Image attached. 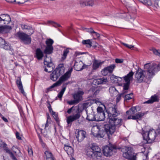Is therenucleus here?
Returning a JSON list of instances; mask_svg holds the SVG:
<instances>
[{
  "label": "nucleus",
  "instance_id": "f257e3e1",
  "mask_svg": "<svg viewBox=\"0 0 160 160\" xmlns=\"http://www.w3.org/2000/svg\"><path fill=\"white\" fill-rule=\"evenodd\" d=\"M133 68L131 70V81L135 72V76L138 82L145 81L146 79H150L154 76L156 73L160 70L159 64L155 63H147L144 65V70H140L136 62L133 63Z\"/></svg>",
  "mask_w": 160,
  "mask_h": 160
},
{
  "label": "nucleus",
  "instance_id": "f03ea898",
  "mask_svg": "<svg viewBox=\"0 0 160 160\" xmlns=\"http://www.w3.org/2000/svg\"><path fill=\"white\" fill-rule=\"evenodd\" d=\"M117 149L121 150V152H123V157L128 160H130V147H120L109 143L108 145L103 147L102 152L105 156L110 157L115 153Z\"/></svg>",
  "mask_w": 160,
  "mask_h": 160
},
{
  "label": "nucleus",
  "instance_id": "7ed1b4c3",
  "mask_svg": "<svg viewBox=\"0 0 160 160\" xmlns=\"http://www.w3.org/2000/svg\"><path fill=\"white\" fill-rule=\"evenodd\" d=\"M106 112L108 114L109 122L113 123V125H115L116 127V126L119 127L122 125V120L116 118L120 114L117 105L114 104L112 107H109L108 110H106Z\"/></svg>",
  "mask_w": 160,
  "mask_h": 160
},
{
  "label": "nucleus",
  "instance_id": "20e7f679",
  "mask_svg": "<svg viewBox=\"0 0 160 160\" xmlns=\"http://www.w3.org/2000/svg\"><path fill=\"white\" fill-rule=\"evenodd\" d=\"M34 31L32 28L28 30L27 34L23 32H18L16 34V36L21 41L25 44L28 45L31 43V38L30 36L34 33Z\"/></svg>",
  "mask_w": 160,
  "mask_h": 160
},
{
  "label": "nucleus",
  "instance_id": "39448f33",
  "mask_svg": "<svg viewBox=\"0 0 160 160\" xmlns=\"http://www.w3.org/2000/svg\"><path fill=\"white\" fill-rule=\"evenodd\" d=\"M65 68L63 64H60L50 75V79L56 81L59 77L64 72Z\"/></svg>",
  "mask_w": 160,
  "mask_h": 160
},
{
  "label": "nucleus",
  "instance_id": "423d86ee",
  "mask_svg": "<svg viewBox=\"0 0 160 160\" xmlns=\"http://www.w3.org/2000/svg\"><path fill=\"white\" fill-rule=\"evenodd\" d=\"M84 94L82 91L79 90L72 94L73 100L67 101L69 105H75L79 103L83 100L82 95Z\"/></svg>",
  "mask_w": 160,
  "mask_h": 160
},
{
  "label": "nucleus",
  "instance_id": "0eeeda50",
  "mask_svg": "<svg viewBox=\"0 0 160 160\" xmlns=\"http://www.w3.org/2000/svg\"><path fill=\"white\" fill-rule=\"evenodd\" d=\"M142 135L143 139L148 143H151L153 141L156 137V133L154 129L150 130L149 132H144L142 131Z\"/></svg>",
  "mask_w": 160,
  "mask_h": 160
},
{
  "label": "nucleus",
  "instance_id": "6e6552de",
  "mask_svg": "<svg viewBox=\"0 0 160 160\" xmlns=\"http://www.w3.org/2000/svg\"><path fill=\"white\" fill-rule=\"evenodd\" d=\"M111 123L109 122L108 123L104 124L103 127L106 131V133H107V136L109 139L110 138V135L113 134L116 130V127L115 125H113Z\"/></svg>",
  "mask_w": 160,
  "mask_h": 160
},
{
  "label": "nucleus",
  "instance_id": "1a4fd4ad",
  "mask_svg": "<svg viewBox=\"0 0 160 160\" xmlns=\"http://www.w3.org/2000/svg\"><path fill=\"white\" fill-rule=\"evenodd\" d=\"M73 70L72 67L70 68L64 74L62 75L60 77L59 80L57 82L60 86L61 84L64 82L66 81L70 78L71 76V73Z\"/></svg>",
  "mask_w": 160,
  "mask_h": 160
},
{
  "label": "nucleus",
  "instance_id": "9d476101",
  "mask_svg": "<svg viewBox=\"0 0 160 160\" xmlns=\"http://www.w3.org/2000/svg\"><path fill=\"white\" fill-rule=\"evenodd\" d=\"M116 68V65L114 64H111L104 68L101 71V74L104 76L108 75L109 74L112 73Z\"/></svg>",
  "mask_w": 160,
  "mask_h": 160
},
{
  "label": "nucleus",
  "instance_id": "9b49d317",
  "mask_svg": "<svg viewBox=\"0 0 160 160\" xmlns=\"http://www.w3.org/2000/svg\"><path fill=\"white\" fill-rule=\"evenodd\" d=\"M75 136L77 141L81 142L87 137L86 132L82 130H77L75 132Z\"/></svg>",
  "mask_w": 160,
  "mask_h": 160
},
{
  "label": "nucleus",
  "instance_id": "f8f14e48",
  "mask_svg": "<svg viewBox=\"0 0 160 160\" xmlns=\"http://www.w3.org/2000/svg\"><path fill=\"white\" fill-rule=\"evenodd\" d=\"M11 21L10 16L7 14L0 15V25L8 24Z\"/></svg>",
  "mask_w": 160,
  "mask_h": 160
},
{
  "label": "nucleus",
  "instance_id": "ddd939ff",
  "mask_svg": "<svg viewBox=\"0 0 160 160\" xmlns=\"http://www.w3.org/2000/svg\"><path fill=\"white\" fill-rule=\"evenodd\" d=\"M90 148L94 152L95 157L98 159V158H100L101 157L102 154L101 152V150L96 144L94 143L92 144Z\"/></svg>",
  "mask_w": 160,
  "mask_h": 160
},
{
  "label": "nucleus",
  "instance_id": "4468645a",
  "mask_svg": "<svg viewBox=\"0 0 160 160\" xmlns=\"http://www.w3.org/2000/svg\"><path fill=\"white\" fill-rule=\"evenodd\" d=\"M80 116V113L78 112L75 115H71L68 117L67 119V122L68 126L70 127L72 124V122L78 119Z\"/></svg>",
  "mask_w": 160,
  "mask_h": 160
},
{
  "label": "nucleus",
  "instance_id": "2eb2a0df",
  "mask_svg": "<svg viewBox=\"0 0 160 160\" xmlns=\"http://www.w3.org/2000/svg\"><path fill=\"white\" fill-rule=\"evenodd\" d=\"M0 47L5 50H10L11 51L12 49H13L11 48V44L1 37H0Z\"/></svg>",
  "mask_w": 160,
  "mask_h": 160
},
{
  "label": "nucleus",
  "instance_id": "dca6fc26",
  "mask_svg": "<svg viewBox=\"0 0 160 160\" xmlns=\"http://www.w3.org/2000/svg\"><path fill=\"white\" fill-rule=\"evenodd\" d=\"M104 61L99 62L98 60L94 59L93 61L92 66V72H94L97 70L104 63Z\"/></svg>",
  "mask_w": 160,
  "mask_h": 160
},
{
  "label": "nucleus",
  "instance_id": "f3484780",
  "mask_svg": "<svg viewBox=\"0 0 160 160\" xmlns=\"http://www.w3.org/2000/svg\"><path fill=\"white\" fill-rule=\"evenodd\" d=\"M2 143V147L3 150L5 151L6 153H8L10 157L12 160H18L12 152L7 147V144L5 142H3Z\"/></svg>",
  "mask_w": 160,
  "mask_h": 160
},
{
  "label": "nucleus",
  "instance_id": "a211bd4d",
  "mask_svg": "<svg viewBox=\"0 0 160 160\" xmlns=\"http://www.w3.org/2000/svg\"><path fill=\"white\" fill-rule=\"evenodd\" d=\"M43 53L40 48H37L35 50L34 57L38 60H41L44 56Z\"/></svg>",
  "mask_w": 160,
  "mask_h": 160
},
{
  "label": "nucleus",
  "instance_id": "6ab92c4d",
  "mask_svg": "<svg viewBox=\"0 0 160 160\" xmlns=\"http://www.w3.org/2000/svg\"><path fill=\"white\" fill-rule=\"evenodd\" d=\"M16 83L17 87L20 91L21 92L24 96L26 95L25 93L24 92L23 89L22 82L21 81V77H18L17 79L16 80Z\"/></svg>",
  "mask_w": 160,
  "mask_h": 160
},
{
  "label": "nucleus",
  "instance_id": "aec40b11",
  "mask_svg": "<svg viewBox=\"0 0 160 160\" xmlns=\"http://www.w3.org/2000/svg\"><path fill=\"white\" fill-rule=\"evenodd\" d=\"M69 83V82H68L65 83L62 85V89L60 92L58 94L57 97L56 98L55 100H57V98H58L60 101L62 100L63 95L66 89V86Z\"/></svg>",
  "mask_w": 160,
  "mask_h": 160
},
{
  "label": "nucleus",
  "instance_id": "412c9836",
  "mask_svg": "<svg viewBox=\"0 0 160 160\" xmlns=\"http://www.w3.org/2000/svg\"><path fill=\"white\" fill-rule=\"evenodd\" d=\"M7 25H0V33H6L8 30L12 29L11 27Z\"/></svg>",
  "mask_w": 160,
  "mask_h": 160
},
{
  "label": "nucleus",
  "instance_id": "4be33fe9",
  "mask_svg": "<svg viewBox=\"0 0 160 160\" xmlns=\"http://www.w3.org/2000/svg\"><path fill=\"white\" fill-rule=\"evenodd\" d=\"M80 3L82 7H84L86 6H92L94 4V1L93 0H88L87 1H80Z\"/></svg>",
  "mask_w": 160,
  "mask_h": 160
},
{
  "label": "nucleus",
  "instance_id": "5701e85b",
  "mask_svg": "<svg viewBox=\"0 0 160 160\" xmlns=\"http://www.w3.org/2000/svg\"><path fill=\"white\" fill-rule=\"evenodd\" d=\"M44 154L46 156V160H55V158L50 151H46Z\"/></svg>",
  "mask_w": 160,
  "mask_h": 160
},
{
  "label": "nucleus",
  "instance_id": "b1692460",
  "mask_svg": "<svg viewBox=\"0 0 160 160\" xmlns=\"http://www.w3.org/2000/svg\"><path fill=\"white\" fill-rule=\"evenodd\" d=\"M82 62H78L75 61L74 64V69L76 71H80L83 69L82 64Z\"/></svg>",
  "mask_w": 160,
  "mask_h": 160
},
{
  "label": "nucleus",
  "instance_id": "393cba45",
  "mask_svg": "<svg viewBox=\"0 0 160 160\" xmlns=\"http://www.w3.org/2000/svg\"><path fill=\"white\" fill-rule=\"evenodd\" d=\"M158 100L159 99L158 96L155 95L152 96L150 99L144 102V103H152L154 102L158 101Z\"/></svg>",
  "mask_w": 160,
  "mask_h": 160
},
{
  "label": "nucleus",
  "instance_id": "a878e982",
  "mask_svg": "<svg viewBox=\"0 0 160 160\" xmlns=\"http://www.w3.org/2000/svg\"><path fill=\"white\" fill-rule=\"evenodd\" d=\"M54 48L53 47L45 46L44 53L46 54H51L53 52Z\"/></svg>",
  "mask_w": 160,
  "mask_h": 160
},
{
  "label": "nucleus",
  "instance_id": "bb28decb",
  "mask_svg": "<svg viewBox=\"0 0 160 160\" xmlns=\"http://www.w3.org/2000/svg\"><path fill=\"white\" fill-rule=\"evenodd\" d=\"M96 118L97 121L104 120L105 118V113H97Z\"/></svg>",
  "mask_w": 160,
  "mask_h": 160
},
{
  "label": "nucleus",
  "instance_id": "cd10ccee",
  "mask_svg": "<svg viewBox=\"0 0 160 160\" xmlns=\"http://www.w3.org/2000/svg\"><path fill=\"white\" fill-rule=\"evenodd\" d=\"M86 153L87 156L89 158H93L94 157V152L90 148L86 150Z\"/></svg>",
  "mask_w": 160,
  "mask_h": 160
},
{
  "label": "nucleus",
  "instance_id": "c85d7f7f",
  "mask_svg": "<svg viewBox=\"0 0 160 160\" xmlns=\"http://www.w3.org/2000/svg\"><path fill=\"white\" fill-rule=\"evenodd\" d=\"M86 119L89 121H97L96 115L94 114H90L88 115Z\"/></svg>",
  "mask_w": 160,
  "mask_h": 160
},
{
  "label": "nucleus",
  "instance_id": "c756f323",
  "mask_svg": "<svg viewBox=\"0 0 160 160\" xmlns=\"http://www.w3.org/2000/svg\"><path fill=\"white\" fill-rule=\"evenodd\" d=\"M99 128L97 127L96 128H92L91 130V133L95 137L98 138Z\"/></svg>",
  "mask_w": 160,
  "mask_h": 160
},
{
  "label": "nucleus",
  "instance_id": "7c9ffc66",
  "mask_svg": "<svg viewBox=\"0 0 160 160\" xmlns=\"http://www.w3.org/2000/svg\"><path fill=\"white\" fill-rule=\"evenodd\" d=\"M70 49L69 48H67L66 49L64 50L63 51V53L62 55L61 59L62 60H65L67 57L68 54L69 52V49Z\"/></svg>",
  "mask_w": 160,
  "mask_h": 160
},
{
  "label": "nucleus",
  "instance_id": "2f4dec72",
  "mask_svg": "<svg viewBox=\"0 0 160 160\" xmlns=\"http://www.w3.org/2000/svg\"><path fill=\"white\" fill-rule=\"evenodd\" d=\"M54 118L58 126H60V120L58 117V113H56L55 112H53L51 114Z\"/></svg>",
  "mask_w": 160,
  "mask_h": 160
},
{
  "label": "nucleus",
  "instance_id": "473e14b6",
  "mask_svg": "<svg viewBox=\"0 0 160 160\" xmlns=\"http://www.w3.org/2000/svg\"><path fill=\"white\" fill-rule=\"evenodd\" d=\"M105 135H107V133H106V131L104 129L101 130L99 128L98 138H103Z\"/></svg>",
  "mask_w": 160,
  "mask_h": 160
},
{
  "label": "nucleus",
  "instance_id": "72a5a7b5",
  "mask_svg": "<svg viewBox=\"0 0 160 160\" xmlns=\"http://www.w3.org/2000/svg\"><path fill=\"white\" fill-rule=\"evenodd\" d=\"M53 43L54 41L52 39H47L45 41V43L46 45V46L53 47L52 44Z\"/></svg>",
  "mask_w": 160,
  "mask_h": 160
},
{
  "label": "nucleus",
  "instance_id": "f704fd0d",
  "mask_svg": "<svg viewBox=\"0 0 160 160\" xmlns=\"http://www.w3.org/2000/svg\"><path fill=\"white\" fill-rule=\"evenodd\" d=\"M127 92L124 91V92L121 93L120 94H118L116 96V103H118L121 100V97L122 96H124V94L125 93H127Z\"/></svg>",
  "mask_w": 160,
  "mask_h": 160
},
{
  "label": "nucleus",
  "instance_id": "c9c22d12",
  "mask_svg": "<svg viewBox=\"0 0 160 160\" xmlns=\"http://www.w3.org/2000/svg\"><path fill=\"white\" fill-rule=\"evenodd\" d=\"M122 78V80L123 78L126 82L130 83V72L127 75H125Z\"/></svg>",
  "mask_w": 160,
  "mask_h": 160
},
{
  "label": "nucleus",
  "instance_id": "e433bc0d",
  "mask_svg": "<svg viewBox=\"0 0 160 160\" xmlns=\"http://www.w3.org/2000/svg\"><path fill=\"white\" fill-rule=\"evenodd\" d=\"M143 4L147 6H150L152 5L151 0H138Z\"/></svg>",
  "mask_w": 160,
  "mask_h": 160
},
{
  "label": "nucleus",
  "instance_id": "4c0bfd02",
  "mask_svg": "<svg viewBox=\"0 0 160 160\" xmlns=\"http://www.w3.org/2000/svg\"><path fill=\"white\" fill-rule=\"evenodd\" d=\"M103 82L101 78L95 79L93 80V83L95 85H98L102 84Z\"/></svg>",
  "mask_w": 160,
  "mask_h": 160
},
{
  "label": "nucleus",
  "instance_id": "58836bf2",
  "mask_svg": "<svg viewBox=\"0 0 160 160\" xmlns=\"http://www.w3.org/2000/svg\"><path fill=\"white\" fill-rule=\"evenodd\" d=\"M59 85H58V83L57 82H56L53 84L52 85L48 87V88H47V90L46 92H48L49 91H51L52 90V89L54 88L55 87H56L58 86H59Z\"/></svg>",
  "mask_w": 160,
  "mask_h": 160
},
{
  "label": "nucleus",
  "instance_id": "ea45409f",
  "mask_svg": "<svg viewBox=\"0 0 160 160\" xmlns=\"http://www.w3.org/2000/svg\"><path fill=\"white\" fill-rule=\"evenodd\" d=\"M82 42L84 45H88L90 47L92 46V42L91 41L90 39L83 40Z\"/></svg>",
  "mask_w": 160,
  "mask_h": 160
},
{
  "label": "nucleus",
  "instance_id": "a19ab883",
  "mask_svg": "<svg viewBox=\"0 0 160 160\" xmlns=\"http://www.w3.org/2000/svg\"><path fill=\"white\" fill-rule=\"evenodd\" d=\"M138 153L132 152L131 151V160H137Z\"/></svg>",
  "mask_w": 160,
  "mask_h": 160
},
{
  "label": "nucleus",
  "instance_id": "79ce46f5",
  "mask_svg": "<svg viewBox=\"0 0 160 160\" xmlns=\"http://www.w3.org/2000/svg\"><path fill=\"white\" fill-rule=\"evenodd\" d=\"M92 104V103L90 101H88L82 104L83 108L84 109L87 108L89 106H90Z\"/></svg>",
  "mask_w": 160,
  "mask_h": 160
},
{
  "label": "nucleus",
  "instance_id": "37998d69",
  "mask_svg": "<svg viewBox=\"0 0 160 160\" xmlns=\"http://www.w3.org/2000/svg\"><path fill=\"white\" fill-rule=\"evenodd\" d=\"M150 50L152 51L154 54L160 57V50H158L154 48L150 49Z\"/></svg>",
  "mask_w": 160,
  "mask_h": 160
},
{
  "label": "nucleus",
  "instance_id": "c03bdc74",
  "mask_svg": "<svg viewBox=\"0 0 160 160\" xmlns=\"http://www.w3.org/2000/svg\"><path fill=\"white\" fill-rule=\"evenodd\" d=\"M130 84V83L126 82L124 83L123 90V92L125 91L127 92L126 90H128Z\"/></svg>",
  "mask_w": 160,
  "mask_h": 160
},
{
  "label": "nucleus",
  "instance_id": "a18cd8bd",
  "mask_svg": "<svg viewBox=\"0 0 160 160\" xmlns=\"http://www.w3.org/2000/svg\"><path fill=\"white\" fill-rule=\"evenodd\" d=\"M21 27L22 29H26L28 30L30 28H32L31 26H28L25 24H21Z\"/></svg>",
  "mask_w": 160,
  "mask_h": 160
},
{
  "label": "nucleus",
  "instance_id": "49530a36",
  "mask_svg": "<svg viewBox=\"0 0 160 160\" xmlns=\"http://www.w3.org/2000/svg\"><path fill=\"white\" fill-rule=\"evenodd\" d=\"M129 137L128 136L127 137H123L122 138V141L124 142L126 145H128L129 143Z\"/></svg>",
  "mask_w": 160,
  "mask_h": 160
},
{
  "label": "nucleus",
  "instance_id": "de8ad7c7",
  "mask_svg": "<svg viewBox=\"0 0 160 160\" xmlns=\"http://www.w3.org/2000/svg\"><path fill=\"white\" fill-rule=\"evenodd\" d=\"M18 108L19 110L20 116L22 117H23L24 116V113L22 109V108L21 106H18Z\"/></svg>",
  "mask_w": 160,
  "mask_h": 160
},
{
  "label": "nucleus",
  "instance_id": "09e8293b",
  "mask_svg": "<svg viewBox=\"0 0 160 160\" xmlns=\"http://www.w3.org/2000/svg\"><path fill=\"white\" fill-rule=\"evenodd\" d=\"M44 63L45 66L46 65L47 67L50 68L52 67L51 64H52V63L51 62H48L45 60V59L44 60Z\"/></svg>",
  "mask_w": 160,
  "mask_h": 160
},
{
  "label": "nucleus",
  "instance_id": "8fccbe9b",
  "mask_svg": "<svg viewBox=\"0 0 160 160\" xmlns=\"http://www.w3.org/2000/svg\"><path fill=\"white\" fill-rule=\"evenodd\" d=\"M97 113H105L103 108L101 107H98L97 108Z\"/></svg>",
  "mask_w": 160,
  "mask_h": 160
},
{
  "label": "nucleus",
  "instance_id": "3c124183",
  "mask_svg": "<svg viewBox=\"0 0 160 160\" xmlns=\"http://www.w3.org/2000/svg\"><path fill=\"white\" fill-rule=\"evenodd\" d=\"M74 152V151L72 147L70 146L67 152V154L68 155H71Z\"/></svg>",
  "mask_w": 160,
  "mask_h": 160
},
{
  "label": "nucleus",
  "instance_id": "603ef678",
  "mask_svg": "<svg viewBox=\"0 0 160 160\" xmlns=\"http://www.w3.org/2000/svg\"><path fill=\"white\" fill-rule=\"evenodd\" d=\"M47 102L48 103L47 107L48 108L49 112L50 113L52 114L53 112H54L53 111L52 108V107H51V106L50 103L49 101H47Z\"/></svg>",
  "mask_w": 160,
  "mask_h": 160
},
{
  "label": "nucleus",
  "instance_id": "864d4df0",
  "mask_svg": "<svg viewBox=\"0 0 160 160\" xmlns=\"http://www.w3.org/2000/svg\"><path fill=\"white\" fill-rule=\"evenodd\" d=\"M48 22L51 23L53 26L54 27H61V25L56 22H54L52 21H49Z\"/></svg>",
  "mask_w": 160,
  "mask_h": 160
},
{
  "label": "nucleus",
  "instance_id": "5fc2aeb1",
  "mask_svg": "<svg viewBox=\"0 0 160 160\" xmlns=\"http://www.w3.org/2000/svg\"><path fill=\"white\" fill-rule=\"evenodd\" d=\"M92 35L95 38H97L99 39L100 37V35L98 33L94 31L93 32V34H92Z\"/></svg>",
  "mask_w": 160,
  "mask_h": 160
},
{
  "label": "nucleus",
  "instance_id": "6e6d98bb",
  "mask_svg": "<svg viewBox=\"0 0 160 160\" xmlns=\"http://www.w3.org/2000/svg\"><path fill=\"white\" fill-rule=\"evenodd\" d=\"M28 154L30 156H33V152L31 148H28Z\"/></svg>",
  "mask_w": 160,
  "mask_h": 160
},
{
  "label": "nucleus",
  "instance_id": "4d7b16f0",
  "mask_svg": "<svg viewBox=\"0 0 160 160\" xmlns=\"http://www.w3.org/2000/svg\"><path fill=\"white\" fill-rule=\"evenodd\" d=\"M123 97L124 98V101H127L128 100H129L130 99V93L126 95L124 94V96Z\"/></svg>",
  "mask_w": 160,
  "mask_h": 160
},
{
  "label": "nucleus",
  "instance_id": "13d9d810",
  "mask_svg": "<svg viewBox=\"0 0 160 160\" xmlns=\"http://www.w3.org/2000/svg\"><path fill=\"white\" fill-rule=\"evenodd\" d=\"M115 62L117 63H122L123 62V59H122L116 58L115 59Z\"/></svg>",
  "mask_w": 160,
  "mask_h": 160
},
{
  "label": "nucleus",
  "instance_id": "bf43d9fd",
  "mask_svg": "<svg viewBox=\"0 0 160 160\" xmlns=\"http://www.w3.org/2000/svg\"><path fill=\"white\" fill-rule=\"evenodd\" d=\"M15 135L16 137V138L19 140H22V138L20 136V133H19L18 132L16 131L15 132Z\"/></svg>",
  "mask_w": 160,
  "mask_h": 160
},
{
  "label": "nucleus",
  "instance_id": "052dcab7",
  "mask_svg": "<svg viewBox=\"0 0 160 160\" xmlns=\"http://www.w3.org/2000/svg\"><path fill=\"white\" fill-rule=\"evenodd\" d=\"M87 32H89L92 35L93 34V32H94V30L92 28H88L87 29Z\"/></svg>",
  "mask_w": 160,
  "mask_h": 160
},
{
  "label": "nucleus",
  "instance_id": "680f3d73",
  "mask_svg": "<svg viewBox=\"0 0 160 160\" xmlns=\"http://www.w3.org/2000/svg\"><path fill=\"white\" fill-rule=\"evenodd\" d=\"M136 107H132L131 108V111H132V114H134L136 111Z\"/></svg>",
  "mask_w": 160,
  "mask_h": 160
},
{
  "label": "nucleus",
  "instance_id": "e2e57ef3",
  "mask_svg": "<svg viewBox=\"0 0 160 160\" xmlns=\"http://www.w3.org/2000/svg\"><path fill=\"white\" fill-rule=\"evenodd\" d=\"M148 112H140L138 113L139 116L140 117V118H141L142 116H143L144 115L146 114Z\"/></svg>",
  "mask_w": 160,
  "mask_h": 160
},
{
  "label": "nucleus",
  "instance_id": "0e129e2a",
  "mask_svg": "<svg viewBox=\"0 0 160 160\" xmlns=\"http://www.w3.org/2000/svg\"><path fill=\"white\" fill-rule=\"evenodd\" d=\"M0 117L2 118V119L5 122H8V119L6 118L5 117H4L2 114H0Z\"/></svg>",
  "mask_w": 160,
  "mask_h": 160
},
{
  "label": "nucleus",
  "instance_id": "69168bd1",
  "mask_svg": "<svg viewBox=\"0 0 160 160\" xmlns=\"http://www.w3.org/2000/svg\"><path fill=\"white\" fill-rule=\"evenodd\" d=\"M130 111V109L127 111L126 112V114L128 115V118H125V119H126V120H128V119H130V115H129V112Z\"/></svg>",
  "mask_w": 160,
  "mask_h": 160
},
{
  "label": "nucleus",
  "instance_id": "338daca9",
  "mask_svg": "<svg viewBox=\"0 0 160 160\" xmlns=\"http://www.w3.org/2000/svg\"><path fill=\"white\" fill-rule=\"evenodd\" d=\"M70 147V146L66 145V144H65L64 149L67 152Z\"/></svg>",
  "mask_w": 160,
  "mask_h": 160
},
{
  "label": "nucleus",
  "instance_id": "774afa93",
  "mask_svg": "<svg viewBox=\"0 0 160 160\" xmlns=\"http://www.w3.org/2000/svg\"><path fill=\"white\" fill-rule=\"evenodd\" d=\"M40 143L43 148H45V146H46V144L45 143H44L43 141V140H41L40 141Z\"/></svg>",
  "mask_w": 160,
  "mask_h": 160
}]
</instances>
